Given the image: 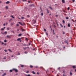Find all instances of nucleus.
<instances>
[{
  "label": "nucleus",
  "instance_id": "nucleus-41",
  "mask_svg": "<svg viewBox=\"0 0 76 76\" xmlns=\"http://www.w3.org/2000/svg\"><path fill=\"white\" fill-rule=\"evenodd\" d=\"M44 31H45V32L46 31V29H44Z\"/></svg>",
  "mask_w": 76,
  "mask_h": 76
},
{
  "label": "nucleus",
  "instance_id": "nucleus-27",
  "mask_svg": "<svg viewBox=\"0 0 76 76\" xmlns=\"http://www.w3.org/2000/svg\"><path fill=\"white\" fill-rule=\"evenodd\" d=\"M10 72H13V70H10Z\"/></svg>",
  "mask_w": 76,
  "mask_h": 76
},
{
  "label": "nucleus",
  "instance_id": "nucleus-19",
  "mask_svg": "<svg viewBox=\"0 0 76 76\" xmlns=\"http://www.w3.org/2000/svg\"><path fill=\"white\" fill-rule=\"evenodd\" d=\"M5 8L6 9H8V7L7 6H6Z\"/></svg>",
  "mask_w": 76,
  "mask_h": 76
},
{
  "label": "nucleus",
  "instance_id": "nucleus-40",
  "mask_svg": "<svg viewBox=\"0 0 76 76\" xmlns=\"http://www.w3.org/2000/svg\"><path fill=\"white\" fill-rule=\"evenodd\" d=\"M20 53H18V56H19V55H20Z\"/></svg>",
  "mask_w": 76,
  "mask_h": 76
},
{
  "label": "nucleus",
  "instance_id": "nucleus-30",
  "mask_svg": "<svg viewBox=\"0 0 76 76\" xmlns=\"http://www.w3.org/2000/svg\"><path fill=\"white\" fill-rule=\"evenodd\" d=\"M46 35H47L48 36V33L47 32H46Z\"/></svg>",
  "mask_w": 76,
  "mask_h": 76
},
{
  "label": "nucleus",
  "instance_id": "nucleus-64",
  "mask_svg": "<svg viewBox=\"0 0 76 76\" xmlns=\"http://www.w3.org/2000/svg\"><path fill=\"white\" fill-rule=\"evenodd\" d=\"M75 71L76 72V69L75 70Z\"/></svg>",
  "mask_w": 76,
  "mask_h": 76
},
{
  "label": "nucleus",
  "instance_id": "nucleus-31",
  "mask_svg": "<svg viewBox=\"0 0 76 76\" xmlns=\"http://www.w3.org/2000/svg\"><path fill=\"white\" fill-rule=\"evenodd\" d=\"M4 30V28H1V31H3Z\"/></svg>",
  "mask_w": 76,
  "mask_h": 76
},
{
  "label": "nucleus",
  "instance_id": "nucleus-35",
  "mask_svg": "<svg viewBox=\"0 0 76 76\" xmlns=\"http://www.w3.org/2000/svg\"><path fill=\"white\" fill-rule=\"evenodd\" d=\"M7 30H9V28H7Z\"/></svg>",
  "mask_w": 76,
  "mask_h": 76
},
{
  "label": "nucleus",
  "instance_id": "nucleus-14",
  "mask_svg": "<svg viewBox=\"0 0 76 76\" xmlns=\"http://www.w3.org/2000/svg\"><path fill=\"white\" fill-rule=\"evenodd\" d=\"M26 31V30H25L23 29H22V32H23V31Z\"/></svg>",
  "mask_w": 76,
  "mask_h": 76
},
{
  "label": "nucleus",
  "instance_id": "nucleus-16",
  "mask_svg": "<svg viewBox=\"0 0 76 76\" xmlns=\"http://www.w3.org/2000/svg\"><path fill=\"white\" fill-rule=\"evenodd\" d=\"M6 75V73H4V74L2 75V76H4Z\"/></svg>",
  "mask_w": 76,
  "mask_h": 76
},
{
  "label": "nucleus",
  "instance_id": "nucleus-21",
  "mask_svg": "<svg viewBox=\"0 0 76 76\" xmlns=\"http://www.w3.org/2000/svg\"><path fill=\"white\" fill-rule=\"evenodd\" d=\"M32 73H33V74H34V75L35 74V72H34V71H32Z\"/></svg>",
  "mask_w": 76,
  "mask_h": 76
},
{
  "label": "nucleus",
  "instance_id": "nucleus-18",
  "mask_svg": "<svg viewBox=\"0 0 76 76\" xmlns=\"http://www.w3.org/2000/svg\"><path fill=\"white\" fill-rule=\"evenodd\" d=\"M26 76H31V75H29V74H28V75H26Z\"/></svg>",
  "mask_w": 76,
  "mask_h": 76
},
{
  "label": "nucleus",
  "instance_id": "nucleus-25",
  "mask_svg": "<svg viewBox=\"0 0 76 76\" xmlns=\"http://www.w3.org/2000/svg\"><path fill=\"white\" fill-rule=\"evenodd\" d=\"M63 76H67V75H65L64 74H63Z\"/></svg>",
  "mask_w": 76,
  "mask_h": 76
},
{
  "label": "nucleus",
  "instance_id": "nucleus-53",
  "mask_svg": "<svg viewBox=\"0 0 76 76\" xmlns=\"http://www.w3.org/2000/svg\"><path fill=\"white\" fill-rule=\"evenodd\" d=\"M66 42L67 44H68V43L67 42Z\"/></svg>",
  "mask_w": 76,
  "mask_h": 76
},
{
  "label": "nucleus",
  "instance_id": "nucleus-12",
  "mask_svg": "<svg viewBox=\"0 0 76 76\" xmlns=\"http://www.w3.org/2000/svg\"><path fill=\"white\" fill-rule=\"evenodd\" d=\"M49 8H50V9H51V10H53V8H52V7H49Z\"/></svg>",
  "mask_w": 76,
  "mask_h": 76
},
{
  "label": "nucleus",
  "instance_id": "nucleus-4",
  "mask_svg": "<svg viewBox=\"0 0 76 76\" xmlns=\"http://www.w3.org/2000/svg\"><path fill=\"white\" fill-rule=\"evenodd\" d=\"M23 48L24 50H26V49H27V48H29V47H24Z\"/></svg>",
  "mask_w": 76,
  "mask_h": 76
},
{
  "label": "nucleus",
  "instance_id": "nucleus-32",
  "mask_svg": "<svg viewBox=\"0 0 76 76\" xmlns=\"http://www.w3.org/2000/svg\"><path fill=\"white\" fill-rule=\"evenodd\" d=\"M69 9H70V7H68L67 10H69Z\"/></svg>",
  "mask_w": 76,
  "mask_h": 76
},
{
  "label": "nucleus",
  "instance_id": "nucleus-33",
  "mask_svg": "<svg viewBox=\"0 0 76 76\" xmlns=\"http://www.w3.org/2000/svg\"><path fill=\"white\" fill-rule=\"evenodd\" d=\"M24 53H25V54H27V53H28V52H24Z\"/></svg>",
  "mask_w": 76,
  "mask_h": 76
},
{
  "label": "nucleus",
  "instance_id": "nucleus-17",
  "mask_svg": "<svg viewBox=\"0 0 76 76\" xmlns=\"http://www.w3.org/2000/svg\"><path fill=\"white\" fill-rule=\"evenodd\" d=\"M68 27H70V23H68Z\"/></svg>",
  "mask_w": 76,
  "mask_h": 76
},
{
  "label": "nucleus",
  "instance_id": "nucleus-24",
  "mask_svg": "<svg viewBox=\"0 0 76 76\" xmlns=\"http://www.w3.org/2000/svg\"><path fill=\"white\" fill-rule=\"evenodd\" d=\"M21 67H23L24 66L23 65H21Z\"/></svg>",
  "mask_w": 76,
  "mask_h": 76
},
{
  "label": "nucleus",
  "instance_id": "nucleus-22",
  "mask_svg": "<svg viewBox=\"0 0 76 76\" xmlns=\"http://www.w3.org/2000/svg\"><path fill=\"white\" fill-rule=\"evenodd\" d=\"M25 40H27V42L28 41V38H26V39H25Z\"/></svg>",
  "mask_w": 76,
  "mask_h": 76
},
{
  "label": "nucleus",
  "instance_id": "nucleus-3",
  "mask_svg": "<svg viewBox=\"0 0 76 76\" xmlns=\"http://www.w3.org/2000/svg\"><path fill=\"white\" fill-rule=\"evenodd\" d=\"M33 23H35L37 22V20H33Z\"/></svg>",
  "mask_w": 76,
  "mask_h": 76
},
{
  "label": "nucleus",
  "instance_id": "nucleus-61",
  "mask_svg": "<svg viewBox=\"0 0 76 76\" xmlns=\"http://www.w3.org/2000/svg\"><path fill=\"white\" fill-rule=\"evenodd\" d=\"M57 16H58V15H56V17H57Z\"/></svg>",
  "mask_w": 76,
  "mask_h": 76
},
{
  "label": "nucleus",
  "instance_id": "nucleus-45",
  "mask_svg": "<svg viewBox=\"0 0 76 76\" xmlns=\"http://www.w3.org/2000/svg\"><path fill=\"white\" fill-rule=\"evenodd\" d=\"M34 67H35V68H38V66H34Z\"/></svg>",
  "mask_w": 76,
  "mask_h": 76
},
{
  "label": "nucleus",
  "instance_id": "nucleus-28",
  "mask_svg": "<svg viewBox=\"0 0 76 76\" xmlns=\"http://www.w3.org/2000/svg\"><path fill=\"white\" fill-rule=\"evenodd\" d=\"M60 25H61V27H63V25H61V24H60Z\"/></svg>",
  "mask_w": 76,
  "mask_h": 76
},
{
  "label": "nucleus",
  "instance_id": "nucleus-43",
  "mask_svg": "<svg viewBox=\"0 0 76 76\" xmlns=\"http://www.w3.org/2000/svg\"><path fill=\"white\" fill-rule=\"evenodd\" d=\"M47 10L48 13H49V12L48 11V10Z\"/></svg>",
  "mask_w": 76,
  "mask_h": 76
},
{
  "label": "nucleus",
  "instance_id": "nucleus-58",
  "mask_svg": "<svg viewBox=\"0 0 76 76\" xmlns=\"http://www.w3.org/2000/svg\"><path fill=\"white\" fill-rule=\"evenodd\" d=\"M18 31H19V29H17Z\"/></svg>",
  "mask_w": 76,
  "mask_h": 76
},
{
  "label": "nucleus",
  "instance_id": "nucleus-51",
  "mask_svg": "<svg viewBox=\"0 0 76 76\" xmlns=\"http://www.w3.org/2000/svg\"><path fill=\"white\" fill-rule=\"evenodd\" d=\"M23 1H26V0H23Z\"/></svg>",
  "mask_w": 76,
  "mask_h": 76
},
{
  "label": "nucleus",
  "instance_id": "nucleus-50",
  "mask_svg": "<svg viewBox=\"0 0 76 76\" xmlns=\"http://www.w3.org/2000/svg\"><path fill=\"white\" fill-rule=\"evenodd\" d=\"M66 19H69V18L68 17H66Z\"/></svg>",
  "mask_w": 76,
  "mask_h": 76
},
{
  "label": "nucleus",
  "instance_id": "nucleus-26",
  "mask_svg": "<svg viewBox=\"0 0 76 76\" xmlns=\"http://www.w3.org/2000/svg\"><path fill=\"white\" fill-rule=\"evenodd\" d=\"M4 42H7V40H4Z\"/></svg>",
  "mask_w": 76,
  "mask_h": 76
},
{
  "label": "nucleus",
  "instance_id": "nucleus-52",
  "mask_svg": "<svg viewBox=\"0 0 76 76\" xmlns=\"http://www.w3.org/2000/svg\"><path fill=\"white\" fill-rule=\"evenodd\" d=\"M37 74L38 75H39V72H37Z\"/></svg>",
  "mask_w": 76,
  "mask_h": 76
},
{
  "label": "nucleus",
  "instance_id": "nucleus-2",
  "mask_svg": "<svg viewBox=\"0 0 76 76\" xmlns=\"http://www.w3.org/2000/svg\"><path fill=\"white\" fill-rule=\"evenodd\" d=\"M7 38H9V39H10V38H11V37L9 35H7Z\"/></svg>",
  "mask_w": 76,
  "mask_h": 76
},
{
  "label": "nucleus",
  "instance_id": "nucleus-63",
  "mask_svg": "<svg viewBox=\"0 0 76 76\" xmlns=\"http://www.w3.org/2000/svg\"><path fill=\"white\" fill-rule=\"evenodd\" d=\"M3 58L4 59H6V58Z\"/></svg>",
  "mask_w": 76,
  "mask_h": 76
},
{
  "label": "nucleus",
  "instance_id": "nucleus-34",
  "mask_svg": "<svg viewBox=\"0 0 76 76\" xmlns=\"http://www.w3.org/2000/svg\"><path fill=\"white\" fill-rule=\"evenodd\" d=\"M72 2H75V0H72Z\"/></svg>",
  "mask_w": 76,
  "mask_h": 76
},
{
  "label": "nucleus",
  "instance_id": "nucleus-39",
  "mask_svg": "<svg viewBox=\"0 0 76 76\" xmlns=\"http://www.w3.org/2000/svg\"><path fill=\"white\" fill-rule=\"evenodd\" d=\"M12 20V19H10V20H9V22H10V21H11V20Z\"/></svg>",
  "mask_w": 76,
  "mask_h": 76
},
{
  "label": "nucleus",
  "instance_id": "nucleus-42",
  "mask_svg": "<svg viewBox=\"0 0 76 76\" xmlns=\"http://www.w3.org/2000/svg\"><path fill=\"white\" fill-rule=\"evenodd\" d=\"M4 51L5 52H7V50H5Z\"/></svg>",
  "mask_w": 76,
  "mask_h": 76
},
{
  "label": "nucleus",
  "instance_id": "nucleus-56",
  "mask_svg": "<svg viewBox=\"0 0 76 76\" xmlns=\"http://www.w3.org/2000/svg\"><path fill=\"white\" fill-rule=\"evenodd\" d=\"M31 45V43H29V45Z\"/></svg>",
  "mask_w": 76,
  "mask_h": 76
},
{
  "label": "nucleus",
  "instance_id": "nucleus-48",
  "mask_svg": "<svg viewBox=\"0 0 76 76\" xmlns=\"http://www.w3.org/2000/svg\"><path fill=\"white\" fill-rule=\"evenodd\" d=\"M27 17H28V18H29V15H27Z\"/></svg>",
  "mask_w": 76,
  "mask_h": 76
},
{
  "label": "nucleus",
  "instance_id": "nucleus-6",
  "mask_svg": "<svg viewBox=\"0 0 76 76\" xmlns=\"http://www.w3.org/2000/svg\"><path fill=\"white\" fill-rule=\"evenodd\" d=\"M62 2L63 3H65V1L64 0H62Z\"/></svg>",
  "mask_w": 76,
  "mask_h": 76
},
{
  "label": "nucleus",
  "instance_id": "nucleus-44",
  "mask_svg": "<svg viewBox=\"0 0 76 76\" xmlns=\"http://www.w3.org/2000/svg\"><path fill=\"white\" fill-rule=\"evenodd\" d=\"M70 75H72V73L71 72H70Z\"/></svg>",
  "mask_w": 76,
  "mask_h": 76
},
{
  "label": "nucleus",
  "instance_id": "nucleus-57",
  "mask_svg": "<svg viewBox=\"0 0 76 76\" xmlns=\"http://www.w3.org/2000/svg\"><path fill=\"white\" fill-rule=\"evenodd\" d=\"M7 44L6 43L4 44V45H6Z\"/></svg>",
  "mask_w": 76,
  "mask_h": 76
},
{
  "label": "nucleus",
  "instance_id": "nucleus-54",
  "mask_svg": "<svg viewBox=\"0 0 76 76\" xmlns=\"http://www.w3.org/2000/svg\"><path fill=\"white\" fill-rule=\"evenodd\" d=\"M3 25L4 26H5V25H6V24L5 23H4Z\"/></svg>",
  "mask_w": 76,
  "mask_h": 76
},
{
  "label": "nucleus",
  "instance_id": "nucleus-10",
  "mask_svg": "<svg viewBox=\"0 0 76 76\" xmlns=\"http://www.w3.org/2000/svg\"><path fill=\"white\" fill-rule=\"evenodd\" d=\"M18 23H19L20 24V25H23V24H22V23H20V22H18Z\"/></svg>",
  "mask_w": 76,
  "mask_h": 76
},
{
  "label": "nucleus",
  "instance_id": "nucleus-38",
  "mask_svg": "<svg viewBox=\"0 0 76 76\" xmlns=\"http://www.w3.org/2000/svg\"><path fill=\"white\" fill-rule=\"evenodd\" d=\"M41 15L42 16H43V13H41Z\"/></svg>",
  "mask_w": 76,
  "mask_h": 76
},
{
  "label": "nucleus",
  "instance_id": "nucleus-36",
  "mask_svg": "<svg viewBox=\"0 0 76 76\" xmlns=\"http://www.w3.org/2000/svg\"><path fill=\"white\" fill-rule=\"evenodd\" d=\"M31 6H34V4H32L31 5Z\"/></svg>",
  "mask_w": 76,
  "mask_h": 76
},
{
  "label": "nucleus",
  "instance_id": "nucleus-55",
  "mask_svg": "<svg viewBox=\"0 0 76 76\" xmlns=\"http://www.w3.org/2000/svg\"><path fill=\"white\" fill-rule=\"evenodd\" d=\"M6 25H8V23H7V22L6 23Z\"/></svg>",
  "mask_w": 76,
  "mask_h": 76
},
{
  "label": "nucleus",
  "instance_id": "nucleus-60",
  "mask_svg": "<svg viewBox=\"0 0 76 76\" xmlns=\"http://www.w3.org/2000/svg\"><path fill=\"white\" fill-rule=\"evenodd\" d=\"M5 28H6V27H4L3 29H5Z\"/></svg>",
  "mask_w": 76,
  "mask_h": 76
},
{
  "label": "nucleus",
  "instance_id": "nucleus-5",
  "mask_svg": "<svg viewBox=\"0 0 76 76\" xmlns=\"http://www.w3.org/2000/svg\"><path fill=\"white\" fill-rule=\"evenodd\" d=\"M7 34V31H5L4 33H2V34Z\"/></svg>",
  "mask_w": 76,
  "mask_h": 76
},
{
  "label": "nucleus",
  "instance_id": "nucleus-20",
  "mask_svg": "<svg viewBox=\"0 0 76 76\" xmlns=\"http://www.w3.org/2000/svg\"><path fill=\"white\" fill-rule=\"evenodd\" d=\"M62 22L63 23H65V22L64 21V20H63Z\"/></svg>",
  "mask_w": 76,
  "mask_h": 76
},
{
  "label": "nucleus",
  "instance_id": "nucleus-23",
  "mask_svg": "<svg viewBox=\"0 0 76 76\" xmlns=\"http://www.w3.org/2000/svg\"><path fill=\"white\" fill-rule=\"evenodd\" d=\"M11 17H12V18H13V19H15V17H14L12 15H11Z\"/></svg>",
  "mask_w": 76,
  "mask_h": 76
},
{
  "label": "nucleus",
  "instance_id": "nucleus-15",
  "mask_svg": "<svg viewBox=\"0 0 76 76\" xmlns=\"http://www.w3.org/2000/svg\"><path fill=\"white\" fill-rule=\"evenodd\" d=\"M30 67H31V68H32L33 67V66H32V65H30Z\"/></svg>",
  "mask_w": 76,
  "mask_h": 76
},
{
  "label": "nucleus",
  "instance_id": "nucleus-8",
  "mask_svg": "<svg viewBox=\"0 0 76 76\" xmlns=\"http://www.w3.org/2000/svg\"><path fill=\"white\" fill-rule=\"evenodd\" d=\"M21 39V38H19L17 39V41H20V40Z\"/></svg>",
  "mask_w": 76,
  "mask_h": 76
},
{
  "label": "nucleus",
  "instance_id": "nucleus-7",
  "mask_svg": "<svg viewBox=\"0 0 76 76\" xmlns=\"http://www.w3.org/2000/svg\"><path fill=\"white\" fill-rule=\"evenodd\" d=\"M72 67L73 69H75L76 68V66H72Z\"/></svg>",
  "mask_w": 76,
  "mask_h": 76
},
{
  "label": "nucleus",
  "instance_id": "nucleus-62",
  "mask_svg": "<svg viewBox=\"0 0 76 76\" xmlns=\"http://www.w3.org/2000/svg\"><path fill=\"white\" fill-rule=\"evenodd\" d=\"M12 57H13V55H12Z\"/></svg>",
  "mask_w": 76,
  "mask_h": 76
},
{
  "label": "nucleus",
  "instance_id": "nucleus-59",
  "mask_svg": "<svg viewBox=\"0 0 76 76\" xmlns=\"http://www.w3.org/2000/svg\"><path fill=\"white\" fill-rule=\"evenodd\" d=\"M53 34H54V30H53Z\"/></svg>",
  "mask_w": 76,
  "mask_h": 76
},
{
  "label": "nucleus",
  "instance_id": "nucleus-1",
  "mask_svg": "<svg viewBox=\"0 0 76 76\" xmlns=\"http://www.w3.org/2000/svg\"><path fill=\"white\" fill-rule=\"evenodd\" d=\"M12 70H13L15 71V72H18V69H17L15 68L13 69Z\"/></svg>",
  "mask_w": 76,
  "mask_h": 76
},
{
  "label": "nucleus",
  "instance_id": "nucleus-49",
  "mask_svg": "<svg viewBox=\"0 0 76 76\" xmlns=\"http://www.w3.org/2000/svg\"><path fill=\"white\" fill-rule=\"evenodd\" d=\"M1 44L2 45H3V44H4V43H3V42H1Z\"/></svg>",
  "mask_w": 76,
  "mask_h": 76
},
{
  "label": "nucleus",
  "instance_id": "nucleus-11",
  "mask_svg": "<svg viewBox=\"0 0 76 76\" xmlns=\"http://www.w3.org/2000/svg\"><path fill=\"white\" fill-rule=\"evenodd\" d=\"M8 51H10V52H11V53L12 52V51L11 50H10V49H8Z\"/></svg>",
  "mask_w": 76,
  "mask_h": 76
},
{
  "label": "nucleus",
  "instance_id": "nucleus-9",
  "mask_svg": "<svg viewBox=\"0 0 76 76\" xmlns=\"http://www.w3.org/2000/svg\"><path fill=\"white\" fill-rule=\"evenodd\" d=\"M10 2L9 1H7L6 2V4H9Z\"/></svg>",
  "mask_w": 76,
  "mask_h": 76
},
{
  "label": "nucleus",
  "instance_id": "nucleus-37",
  "mask_svg": "<svg viewBox=\"0 0 76 76\" xmlns=\"http://www.w3.org/2000/svg\"><path fill=\"white\" fill-rule=\"evenodd\" d=\"M62 32H63V34H65V32L64 31H62Z\"/></svg>",
  "mask_w": 76,
  "mask_h": 76
},
{
  "label": "nucleus",
  "instance_id": "nucleus-29",
  "mask_svg": "<svg viewBox=\"0 0 76 76\" xmlns=\"http://www.w3.org/2000/svg\"><path fill=\"white\" fill-rule=\"evenodd\" d=\"M21 19H24V17H21Z\"/></svg>",
  "mask_w": 76,
  "mask_h": 76
},
{
  "label": "nucleus",
  "instance_id": "nucleus-47",
  "mask_svg": "<svg viewBox=\"0 0 76 76\" xmlns=\"http://www.w3.org/2000/svg\"><path fill=\"white\" fill-rule=\"evenodd\" d=\"M29 71H27L26 72V73H29Z\"/></svg>",
  "mask_w": 76,
  "mask_h": 76
},
{
  "label": "nucleus",
  "instance_id": "nucleus-13",
  "mask_svg": "<svg viewBox=\"0 0 76 76\" xmlns=\"http://www.w3.org/2000/svg\"><path fill=\"white\" fill-rule=\"evenodd\" d=\"M20 36H22V34H19L18 35V37H20Z\"/></svg>",
  "mask_w": 76,
  "mask_h": 76
},
{
  "label": "nucleus",
  "instance_id": "nucleus-46",
  "mask_svg": "<svg viewBox=\"0 0 76 76\" xmlns=\"http://www.w3.org/2000/svg\"><path fill=\"white\" fill-rule=\"evenodd\" d=\"M17 26H19V25L18 24H17Z\"/></svg>",
  "mask_w": 76,
  "mask_h": 76
}]
</instances>
